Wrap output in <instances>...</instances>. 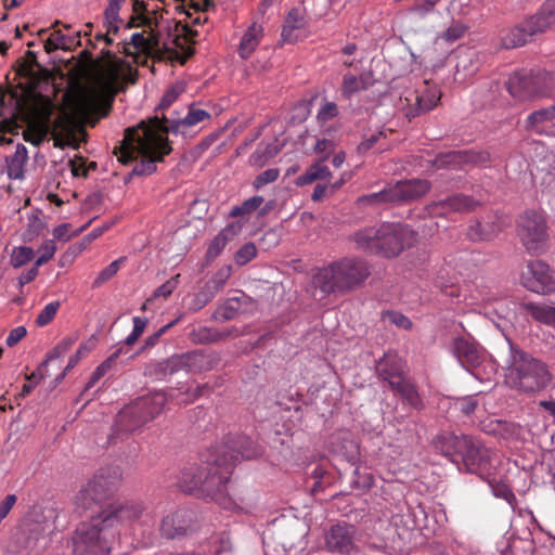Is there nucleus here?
I'll return each instance as SVG.
<instances>
[{"label": "nucleus", "mask_w": 555, "mask_h": 555, "mask_svg": "<svg viewBox=\"0 0 555 555\" xmlns=\"http://www.w3.org/2000/svg\"><path fill=\"white\" fill-rule=\"evenodd\" d=\"M53 106L48 98L36 95L26 98L17 90H4L0 86V132L17 129V119L46 122L50 120Z\"/></svg>", "instance_id": "5"}, {"label": "nucleus", "mask_w": 555, "mask_h": 555, "mask_svg": "<svg viewBox=\"0 0 555 555\" xmlns=\"http://www.w3.org/2000/svg\"><path fill=\"white\" fill-rule=\"evenodd\" d=\"M531 37L544 34L555 25V0H546L532 15L524 20Z\"/></svg>", "instance_id": "24"}, {"label": "nucleus", "mask_w": 555, "mask_h": 555, "mask_svg": "<svg viewBox=\"0 0 555 555\" xmlns=\"http://www.w3.org/2000/svg\"><path fill=\"white\" fill-rule=\"evenodd\" d=\"M53 135L55 146L78 149L87 132L74 116L63 114L53 122Z\"/></svg>", "instance_id": "16"}, {"label": "nucleus", "mask_w": 555, "mask_h": 555, "mask_svg": "<svg viewBox=\"0 0 555 555\" xmlns=\"http://www.w3.org/2000/svg\"><path fill=\"white\" fill-rule=\"evenodd\" d=\"M479 402L476 395L466 396L455 400V406L466 416L475 413Z\"/></svg>", "instance_id": "54"}, {"label": "nucleus", "mask_w": 555, "mask_h": 555, "mask_svg": "<svg viewBox=\"0 0 555 555\" xmlns=\"http://www.w3.org/2000/svg\"><path fill=\"white\" fill-rule=\"evenodd\" d=\"M391 188L390 184L387 185L384 190L371 193L367 195H363L358 198V203L361 205H378V204H385V203H395L392 195L390 194Z\"/></svg>", "instance_id": "47"}, {"label": "nucleus", "mask_w": 555, "mask_h": 555, "mask_svg": "<svg viewBox=\"0 0 555 555\" xmlns=\"http://www.w3.org/2000/svg\"><path fill=\"white\" fill-rule=\"evenodd\" d=\"M357 529L352 525L337 524L332 526L325 537L326 546L331 552L350 555L357 550L354 543Z\"/></svg>", "instance_id": "20"}, {"label": "nucleus", "mask_w": 555, "mask_h": 555, "mask_svg": "<svg viewBox=\"0 0 555 555\" xmlns=\"http://www.w3.org/2000/svg\"><path fill=\"white\" fill-rule=\"evenodd\" d=\"M60 301H52L44 306V308L38 313L36 318V324L40 327L48 325L55 318L59 309Z\"/></svg>", "instance_id": "51"}, {"label": "nucleus", "mask_w": 555, "mask_h": 555, "mask_svg": "<svg viewBox=\"0 0 555 555\" xmlns=\"http://www.w3.org/2000/svg\"><path fill=\"white\" fill-rule=\"evenodd\" d=\"M125 2L126 0H108V4L104 11L108 31H113L114 34L118 31V23L120 22L119 12Z\"/></svg>", "instance_id": "45"}, {"label": "nucleus", "mask_w": 555, "mask_h": 555, "mask_svg": "<svg viewBox=\"0 0 555 555\" xmlns=\"http://www.w3.org/2000/svg\"><path fill=\"white\" fill-rule=\"evenodd\" d=\"M206 463L184 467L178 478L179 488L186 493L197 495L206 473Z\"/></svg>", "instance_id": "31"}, {"label": "nucleus", "mask_w": 555, "mask_h": 555, "mask_svg": "<svg viewBox=\"0 0 555 555\" xmlns=\"http://www.w3.org/2000/svg\"><path fill=\"white\" fill-rule=\"evenodd\" d=\"M65 35L60 29H56L46 40L44 49L48 53H51L59 49L65 50Z\"/></svg>", "instance_id": "56"}, {"label": "nucleus", "mask_w": 555, "mask_h": 555, "mask_svg": "<svg viewBox=\"0 0 555 555\" xmlns=\"http://www.w3.org/2000/svg\"><path fill=\"white\" fill-rule=\"evenodd\" d=\"M518 234L528 253L540 255L546 250L548 234L545 217L541 212L525 211L518 219Z\"/></svg>", "instance_id": "12"}, {"label": "nucleus", "mask_w": 555, "mask_h": 555, "mask_svg": "<svg viewBox=\"0 0 555 555\" xmlns=\"http://www.w3.org/2000/svg\"><path fill=\"white\" fill-rule=\"evenodd\" d=\"M264 199L262 196L256 195L246 201H244L241 205L234 206L230 211V217H243L248 219V217L260 208L263 204Z\"/></svg>", "instance_id": "42"}, {"label": "nucleus", "mask_w": 555, "mask_h": 555, "mask_svg": "<svg viewBox=\"0 0 555 555\" xmlns=\"http://www.w3.org/2000/svg\"><path fill=\"white\" fill-rule=\"evenodd\" d=\"M386 138L385 131H377L375 133H372L370 137L365 138L358 146V151L360 153H366L371 149H374L377 146L378 142L382 139Z\"/></svg>", "instance_id": "62"}, {"label": "nucleus", "mask_w": 555, "mask_h": 555, "mask_svg": "<svg viewBox=\"0 0 555 555\" xmlns=\"http://www.w3.org/2000/svg\"><path fill=\"white\" fill-rule=\"evenodd\" d=\"M27 150L23 144H17L13 155L7 158V171L10 179H22L24 166L27 163Z\"/></svg>", "instance_id": "40"}, {"label": "nucleus", "mask_w": 555, "mask_h": 555, "mask_svg": "<svg viewBox=\"0 0 555 555\" xmlns=\"http://www.w3.org/2000/svg\"><path fill=\"white\" fill-rule=\"evenodd\" d=\"M531 40L532 37L530 33H528L524 21L519 25L506 30L501 37L502 46L505 49L522 47Z\"/></svg>", "instance_id": "37"}, {"label": "nucleus", "mask_w": 555, "mask_h": 555, "mask_svg": "<svg viewBox=\"0 0 555 555\" xmlns=\"http://www.w3.org/2000/svg\"><path fill=\"white\" fill-rule=\"evenodd\" d=\"M440 98L441 92L437 88H429L425 82V90L414 94L415 104L406 111V117L413 118L431 111L438 105Z\"/></svg>", "instance_id": "30"}, {"label": "nucleus", "mask_w": 555, "mask_h": 555, "mask_svg": "<svg viewBox=\"0 0 555 555\" xmlns=\"http://www.w3.org/2000/svg\"><path fill=\"white\" fill-rule=\"evenodd\" d=\"M249 297L244 293H241L238 296L231 297L227 299L222 305H220L215 313L214 319L217 321H229L234 319L242 309L243 305H246L249 301Z\"/></svg>", "instance_id": "35"}, {"label": "nucleus", "mask_w": 555, "mask_h": 555, "mask_svg": "<svg viewBox=\"0 0 555 555\" xmlns=\"http://www.w3.org/2000/svg\"><path fill=\"white\" fill-rule=\"evenodd\" d=\"M353 241L360 250L395 257L413 243L414 233L400 223H384L357 231Z\"/></svg>", "instance_id": "6"}, {"label": "nucleus", "mask_w": 555, "mask_h": 555, "mask_svg": "<svg viewBox=\"0 0 555 555\" xmlns=\"http://www.w3.org/2000/svg\"><path fill=\"white\" fill-rule=\"evenodd\" d=\"M262 452V448L245 435L227 437L214 461L206 463V473L197 496L209 498L223 508H233L234 502L227 492L231 468L242 459H256Z\"/></svg>", "instance_id": "1"}, {"label": "nucleus", "mask_w": 555, "mask_h": 555, "mask_svg": "<svg viewBox=\"0 0 555 555\" xmlns=\"http://www.w3.org/2000/svg\"><path fill=\"white\" fill-rule=\"evenodd\" d=\"M122 353V348H118L106 360H104L92 373L86 388L89 389L95 385L116 363L119 356Z\"/></svg>", "instance_id": "43"}, {"label": "nucleus", "mask_w": 555, "mask_h": 555, "mask_svg": "<svg viewBox=\"0 0 555 555\" xmlns=\"http://www.w3.org/2000/svg\"><path fill=\"white\" fill-rule=\"evenodd\" d=\"M190 338L196 344H207L217 340V335L208 327H199L190 333Z\"/></svg>", "instance_id": "57"}, {"label": "nucleus", "mask_w": 555, "mask_h": 555, "mask_svg": "<svg viewBox=\"0 0 555 555\" xmlns=\"http://www.w3.org/2000/svg\"><path fill=\"white\" fill-rule=\"evenodd\" d=\"M168 398L164 391L151 392L124 406L116 416L118 431L132 433L141 429L164 411Z\"/></svg>", "instance_id": "10"}, {"label": "nucleus", "mask_w": 555, "mask_h": 555, "mask_svg": "<svg viewBox=\"0 0 555 555\" xmlns=\"http://www.w3.org/2000/svg\"><path fill=\"white\" fill-rule=\"evenodd\" d=\"M34 250L27 246L15 247L12 250L10 263L14 268H21L34 258Z\"/></svg>", "instance_id": "49"}, {"label": "nucleus", "mask_w": 555, "mask_h": 555, "mask_svg": "<svg viewBox=\"0 0 555 555\" xmlns=\"http://www.w3.org/2000/svg\"><path fill=\"white\" fill-rule=\"evenodd\" d=\"M210 543L214 547L215 555L231 553L233 550V544H232L230 534L225 531L211 537Z\"/></svg>", "instance_id": "48"}, {"label": "nucleus", "mask_w": 555, "mask_h": 555, "mask_svg": "<svg viewBox=\"0 0 555 555\" xmlns=\"http://www.w3.org/2000/svg\"><path fill=\"white\" fill-rule=\"evenodd\" d=\"M507 377L511 384L526 392H535L547 386L551 379L546 365L509 343Z\"/></svg>", "instance_id": "9"}, {"label": "nucleus", "mask_w": 555, "mask_h": 555, "mask_svg": "<svg viewBox=\"0 0 555 555\" xmlns=\"http://www.w3.org/2000/svg\"><path fill=\"white\" fill-rule=\"evenodd\" d=\"M215 296L216 295L204 285V287L194 296L190 306V310L194 312L201 310L208 302H210Z\"/></svg>", "instance_id": "52"}, {"label": "nucleus", "mask_w": 555, "mask_h": 555, "mask_svg": "<svg viewBox=\"0 0 555 555\" xmlns=\"http://www.w3.org/2000/svg\"><path fill=\"white\" fill-rule=\"evenodd\" d=\"M435 447L452 462L461 461L469 473H483L490 466L491 450L478 438L442 431L436 437Z\"/></svg>", "instance_id": "7"}, {"label": "nucleus", "mask_w": 555, "mask_h": 555, "mask_svg": "<svg viewBox=\"0 0 555 555\" xmlns=\"http://www.w3.org/2000/svg\"><path fill=\"white\" fill-rule=\"evenodd\" d=\"M180 370L186 373L199 374L215 369L220 358L216 352L194 350L178 354Z\"/></svg>", "instance_id": "22"}, {"label": "nucleus", "mask_w": 555, "mask_h": 555, "mask_svg": "<svg viewBox=\"0 0 555 555\" xmlns=\"http://www.w3.org/2000/svg\"><path fill=\"white\" fill-rule=\"evenodd\" d=\"M146 28L141 33L132 34L130 40L125 41L122 50H120L127 56H132L137 63L142 55L163 60L169 53V49L160 41V34L156 30L157 26Z\"/></svg>", "instance_id": "13"}, {"label": "nucleus", "mask_w": 555, "mask_h": 555, "mask_svg": "<svg viewBox=\"0 0 555 555\" xmlns=\"http://www.w3.org/2000/svg\"><path fill=\"white\" fill-rule=\"evenodd\" d=\"M232 275L231 266H222L219 268L214 275L206 282L205 286L217 295L225 285L227 281Z\"/></svg>", "instance_id": "44"}, {"label": "nucleus", "mask_w": 555, "mask_h": 555, "mask_svg": "<svg viewBox=\"0 0 555 555\" xmlns=\"http://www.w3.org/2000/svg\"><path fill=\"white\" fill-rule=\"evenodd\" d=\"M191 514L185 509H178L165 516L160 524V532L167 539L183 535L191 528Z\"/></svg>", "instance_id": "28"}, {"label": "nucleus", "mask_w": 555, "mask_h": 555, "mask_svg": "<svg viewBox=\"0 0 555 555\" xmlns=\"http://www.w3.org/2000/svg\"><path fill=\"white\" fill-rule=\"evenodd\" d=\"M452 351L461 365L472 372L482 361V349L475 341L464 337H457L453 340Z\"/></svg>", "instance_id": "25"}, {"label": "nucleus", "mask_w": 555, "mask_h": 555, "mask_svg": "<svg viewBox=\"0 0 555 555\" xmlns=\"http://www.w3.org/2000/svg\"><path fill=\"white\" fill-rule=\"evenodd\" d=\"M263 35V29L260 24L253 23L243 35L240 46L238 54L242 59H248L256 50Z\"/></svg>", "instance_id": "36"}, {"label": "nucleus", "mask_w": 555, "mask_h": 555, "mask_svg": "<svg viewBox=\"0 0 555 555\" xmlns=\"http://www.w3.org/2000/svg\"><path fill=\"white\" fill-rule=\"evenodd\" d=\"M157 119L140 121L135 127L125 130V137L115 155L127 165L133 160L132 176H150L156 171V164L164 160L172 147L167 137L159 132Z\"/></svg>", "instance_id": "2"}, {"label": "nucleus", "mask_w": 555, "mask_h": 555, "mask_svg": "<svg viewBox=\"0 0 555 555\" xmlns=\"http://www.w3.org/2000/svg\"><path fill=\"white\" fill-rule=\"evenodd\" d=\"M534 80H537V86L546 85L547 87V96L551 95L552 91L555 89V77L545 70H538L533 73Z\"/></svg>", "instance_id": "63"}, {"label": "nucleus", "mask_w": 555, "mask_h": 555, "mask_svg": "<svg viewBox=\"0 0 555 555\" xmlns=\"http://www.w3.org/2000/svg\"><path fill=\"white\" fill-rule=\"evenodd\" d=\"M178 372H181L178 354L171 356L163 361L151 362L146 364L144 369L145 376L157 380H163Z\"/></svg>", "instance_id": "34"}, {"label": "nucleus", "mask_w": 555, "mask_h": 555, "mask_svg": "<svg viewBox=\"0 0 555 555\" xmlns=\"http://www.w3.org/2000/svg\"><path fill=\"white\" fill-rule=\"evenodd\" d=\"M308 27L309 20L306 12L300 8H293L285 17L281 39L285 43H295L307 37Z\"/></svg>", "instance_id": "23"}, {"label": "nucleus", "mask_w": 555, "mask_h": 555, "mask_svg": "<svg viewBox=\"0 0 555 555\" xmlns=\"http://www.w3.org/2000/svg\"><path fill=\"white\" fill-rule=\"evenodd\" d=\"M279 176H280L279 169H275V168L267 169L255 178V180L253 182V186L256 190H259L262 186H264L266 184L274 182L279 178Z\"/></svg>", "instance_id": "58"}, {"label": "nucleus", "mask_w": 555, "mask_h": 555, "mask_svg": "<svg viewBox=\"0 0 555 555\" xmlns=\"http://www.w3.org/2000/svg\"><path fill=\"white\" fill-rule=\"evenodd\" d=\"M331 451L346 457L348 461L354 460L358 455V447L353 440L349 438L348 433H339L332 436Z\"/></svg>", "instance_id": "38"}, {"label": "nucleus", "mask_w": 555, "mask_h": 555, "mask_svg": "<svg viewBox=\"0 0 555 555\" xmlns=\"http://www.w3.org/2000/svg\"><path fill=\"white\" fill-rule=\"evenodd\" d=\"M379 377L387 382L389 387L398 386L405 376V364L397 354L388 352L377 363L376 366Z\"/></svg>", "instance_id": "26"}, {"label": "nucleus", "mask_w": 555, "mask_h": 555, "mask_svg": "<svg viewBox=\"0 0 555 555\" xmlns=\"http://www.w3.org/2000/svg\"><path fill=\"white\" fill-rule=\"evenodd\" d=\"M393 202L414 201L425 195L430 190V182L422 179L398 181L390 184Z\"/></svg>", "instance_id": "27"}, {"label": "nucleus", "mask_w": 555, "mask_h": 555, "mask_svg": "<svg viewBox=\"0 0 555 555\" xmlns=\"http://www.w3.org/2000/svg\"><path fill=\"white\" fill-rule=\"evenodd\" d=\"M490 160L487 151H453L437 157L436 164L443 165H483Z\"/></svg>", "instance_id": "29"}, {"label": "nucleus", "mask_w": 555, "mask_h": 555, "mask_svg": "<svg viewBox=\"0 0 555 555\" xmlns=\"http://www.w3.org/2000/svg\"><path fill=\"white\" fill-rule=\"evenodd\" d=\"M132 11L137 18H140V25L143 27H152L157 26L156 17H151L146 15L147 9L146 3L140 0H132Z\"/></svg>", "instance_id": "50"}, {"label": "nucleus", "mask_w": 555, "mask_h": 555, "mask_svg": "<svg viewBox=\"0 0 555 555\" xmlns=\"http://www.w3.org/2000/svg\"><path fill=\"white\" fill-rule=\"evenodd\" d=\"M555 118V105L537 109L526 119V129L542 133L543 126Z\"/></svg>", "instance_id": "41"}, {"label": "nucleus", "mask_w": 555, "mask_h": 555, "mask_svg": "<svg viewBox=\"0 0 555 555\" xmlns=\"http://www.w3.org/2000/svg\"><path fill=\"white\" fill-rule=\"evenodd\" d=\"M371 72H363L359 76L347 73L343 76L340 92L345 99H350L354 93L369 89L373 85Z\"/></svg>", "instance_id": "32"}, {"label": "nucleus", "mask_w": 555, "mask_h": 555, "mask_svg": "<svg viewBox=\"0 0 555 555\" xmlns=\"http://www.w3.org/2000/svg\"><path fill=\"white\" fill-rule=\"evenodd\" d=\"M519 313L537 322L555 326V307L545 304L521 302Z\"/></svg>", "instance_id": "33"}, {"label": "nucleus", "mask_w": 555, "mask_h": 555, "mask_svg": "<svg viewBox=\"0 0 555 555\" xmlns=\"http://www.w3.org/2000/svg\"><path fill=\"white\" fill-rule=\"evenodd\" d=\"M521 284L530 292L550 294L555 291V271L542 260L527 262L520 275Z\"/></svg>", "instance_id": "15"}, {"label": "nucleus", "mask_w": 555, "mask_h": 555, "mask_svg": "<svg viewBox=\"0 0 555 555\" xmlns=\"http://www.w3.org/2000/svg\"><path fill=\"white\" fill-rule=\"evenodd\" d=\"M506 88L509 94L520 101L529 100L532 98H546V85L537 86L533 72H517L506 82Z\"/></svg>", "instance_id": "17"}, {"label": "nucleus", "mask_w": 555, "mask_h": 555, "mask_svg": "<svg viewBox=\"0 0 555 555\" xmlns=\"http://www.w3.org/2000/svg\"><path fill=\"white\" fill-rule=\"evenodd\" d=\"M370 274L366 261L346 257L317 268L311 276V283L321 293L322 298H325L330 295H345L357 289Z\"/></svg>", "instance_id": "4"}, {"label": "nucleus", "mask_w": 555, "mask_h": 555, "mask_svg": "<svg viewBox=\"0 0 555 555\" xmlns=\"http://www.w3.org/2000/svg\"><path fill=\"white\" fill-rule=\"evenodd\" d=\"M208 118H210V114L207 111L191 105L184 117H167L163 114L162 117L155 116L152 119L158 120V126H160L159 132L162 135L167 137L169 132H183L186 128L193 127Z\"/></svg>", "instance_id": "19"}, {"label": "nucleus", "mask_w": 555, "mask_h": 555, "mask_svg": "<svg viewBox=\"0 0 555 555\" xmlns=\"http://www.w3.org/2000/svg\"><path fill=\"white\" fill-rule=\"evenodd\" d=\"M479 203L468 195L455 193L426 206L431 217H447L452 212L467 214L475 210Z\"/></svg>", "instance_id": "18"}, {"label": "nucleus", "mask_w": 555, "mask_h": 555, "mask_svg": "<svg viewBox=\"0 0 555 555\" xmlns=\"http://www.w3.org/2000/svg\"><path fill=\"white\" fill-rule=\"evenodd\" d=\"M391 390L398 393L401 399L411 408L418 411L424 409L425 405L423 399L421 398L415 385L411 383L410 379H403L398 384V386H393Z\"/></svg>", "instance_id": "39"}, {"label": "nucleus", "mask_w": 555, "mask_h": 555, "mask_svg": "<svg viewBox=\"0 0 555 555\" xmlns=\"http://www.w3.org/2000/svg\"><path fill=\"white\" fill-rule=\"evenodd\" d=\"M56 251V245L54 240L46 241L39 248L40 256L36 260L37 266H42L47 263L52 257L54 256Z\"/></svg>", "instance_id": "60"}, {"label": "nucleus", "mask_w": 555, "mask_h": 555, "mask_svg": "<svg viewBox=\"0 0 555 555\" xmlns=\"http://www.w3.org/2000/svg\"><path fill=\"white\" fill-rule=\"evenodd\" d=\"M257 255L256 246L253 243L244 244L235 254V262L238 266H245Z\"/></svg>", "instance_id": "53"}, {"label": "nucleus", "mask_w": 555, "mask_h": 555, "mask_svg": "<svg viewBox=\"0 0 555 555\" xmlns=\"http://www.w3.org/2000/svg\"><path fill=\"white\" fill-rule=\"evenodd\" d=\"M440 0H415L414 4L409 9L411 13H415L421 17L426 16L434 11V8Z\"/></svg>", "instance_id": "59"}, {"label": "nucleus", "mask_w": 555, "mask_h": 555, "mask_svg": "<svg viewBox=\"0 0 555 555\" xmlns=\"http://www.w3.org/2000/svg\"><path fill=\"white\" fill-rule=\"evenodd\" d=\"M109 516L100 512L81 522L74 531V555H108L118 541L119 530L112 527Z\"/></svg>", "instance_id": "8"}, {"label": "nucleus", "mask_w": 555, "mask_h": 555, "mask_svg": "<svg viewBox=\"0 0 555 555\" xmlns=\"http://www.w3.org/2000/svg\"><path fill=\"white\" fill-rule=\"evenodd\" d=\"M228 242H230L224 234L221 232L218 233L214 240L210 242L207 251L206 257L208 259H215L220 255V253L223 250V248L227 246Z\"/></svg>", "instance_id": "55"}, {"label": "nucleus", "mask_w": 555, "mask_h": 555, "mask_svg": "<svg viewBox=\"0 0 555 555\" xmlns=\"http://www.w3.org/2000/svg\"><path fill=\"white\" fill-rule=\"evenodd\" d=\"M120 478L118 467L100 469L80 490L77 495V503L88 509L94 504L108 500L117 491Z\"/></svg>", "instance_id": "11"}, {"label": "nucleus", "mask_w": 555, "mask_h": 555, "mask_svg": "<svg viewBox=\"0 0 555 555\" xmlns=\"http://www.w3.org/2000/svg\"><path fill=\"white\" fill-rule=\"evenodd\" d=\"M126 69L131 72L132 67L121 60L108 63L95 75L92 89L77 98V109L85 117L94 118L92 126L109 114L115 96L122 89Z\"/></svg>", "instance_id": "3"}, {"label": "nucleus", "mask_w": 555, "mask_h": 555, "mask_svg": "<svg viewBox=\"0 0 555 555\" xmlns=\"http://www.w3.org/2000/svg\"><path fill=\"white\" fill-rule=\"evenodd\" d=\"M505 222L501 215L491 212L482 220H474L467 228V236L473 242L490 241L504 228Z\"/></svg>", "instance_id": "21"}, {"label": "nucleus", "mask_w": 555, "mask_h": 555, "mask_svg": "<svg viewBox=\"0 0 555 555\" xmlns=\"http://www.w3.org/2000/svg\"><path fill=\"white\" fill-rule=\"evenodd\" d=\"M101 513L103 516H109L112 527L119 531L121 526L132 525L135 521L144 526L154 522L152 511L142 501L116 502L103 508Z\"/></svg>", "instance_id": "14"}, {"label": "nucleus", "mask_w": 555, "mask_h": 555, "mask_svg": "<svg viewBox=\"0 0 555 555\" xmlns=\"http://www.w3.org/2000/svg\"><path fill=\"white\" fill-rule=\"evenodd\" d=\"M178 278H179V275L166 281L164 284H162L159 287H157L153 293V297L147 299V301H151L153 298H157V297L168 298L172 294V292L177 288Z\"/></svg>", "instance_id": "61"}, {"label": "nucleus", "mask_w": 555, "mask_h": 555, "mask_svg": "<svg viewBox=\"0 0 555 555\" xmlns=\"http://www.w3.org/2000/svg\"><path fill=\"white\" fill-rule=\"evenodd\" d=\"M338 106L334 102H325L318 112V119L325 122L338 115Z\"/></svg>", "instance_id": "64"}, {"label": "nucleus", "mask_w": 555, "mask_h": 555, "mask_svg": "<svg viewBox=\"0 0 555 555\" xmlns=\"http://www.w3.org/2000/svg\"><path fill=\"white\" fill-rule=\"evenodd\" d=\"M125 261H126V257H120V258L114 260L113 262H111L103 270H101L92 283V288H99L104 283H106L107 281L113 279L117 274L121 264Z\"/></svg>", "instance_id": "46"}]
</instances>
